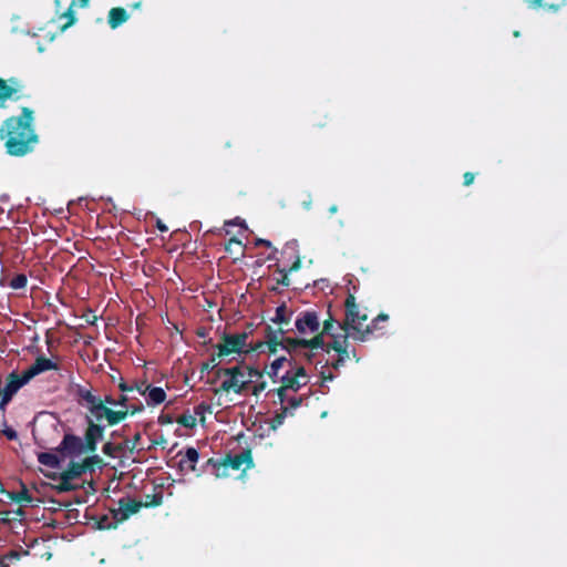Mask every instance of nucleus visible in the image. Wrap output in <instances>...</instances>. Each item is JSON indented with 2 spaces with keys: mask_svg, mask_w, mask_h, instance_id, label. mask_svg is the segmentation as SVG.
Here are the masks:
<instances>
[{
  "mask_svg": "<svg viewBox=\"0 0 567 567\" xmlns=\"http://www.w3.org/2000/svg\"><path fill=\"white\" fill-rule=\"evenodd\" d=\"M321 416H322V417H326V416H327V412H323V413L321 414Z\"/></svg>",
  "mask_w": 567,
  "mask_h": 567,
  "instance_id": "obj_52",
  "label": "nucleus"
},
{
  "mask_svg": "<svg viewBox=\"0 0 567 567\" xmlns=\"http://www.w3.org/2000/svg\"><path fill=\"white\" fill-rule=\"evenodd\" d=\"M285 361H286V358H284V357L276 359V360L271 363V365H270V371L268 372V374H269L270 377H272V375H277V374H278V372H279V370H280V368L282 367V364H284V362H285Z\"/></svg>",
  "mask_w": 567,
  "mask_h": 567,
  "instance_id": "obj_27",
  "label": "nucleus"
},
{
  "mask_svg": "<svg viewBox=\"0 0 567 567\" xmlns=\"http://www.w3.org/2000/svg\"><path fill=\"white\" fill-rule=\"evenodd\" d=\"M140 7H141V3H140V2H136V3H134V4H133V8H135V9H137V8H140Z\"/></svg>",
  "mask_w": 567,
  "mask_h": 567,
  "instance_id": "obj_44",
  "label": "nucleus"
},
{
  "mask_svg": "<svg viewBox=\"0 0 567 567\" xmlns=\"http://www.w3.org/2000/svg\"><path fill=\"white\" fill-rule=\"evenodd\" d=\"M11 499L17 503H22V502L30 503L32 501L25 491L17 493L14 495H11Z\"/></svg>",
  "mask_w": 567,
  "mask_h": 567,
  "instance_id": "obj_30",
  "label": "nucleus"
},
{
  "mask_svg": "<svg viewBox=\"0 0 567 567\" xmlns=\"http://www.w3.org/2000/svg\"><path fill=\"white\" fill-rule=\"evenodd\" d=\"M217 375L221 379V383L219 388L215 390L216 394H240L247 389L249 383L254 381V378L260 377V373L251 368L234 367L218 370Z\"/></svg>",
  "mask_w": 567,
  "mask_h": 567,
  "instance_id": "obj_2",
  "label": "nucleus"
},
{
  "mask_svg": "<svg viewBox=\"0 0 567 567\" xmlns=\"http://www.w3.org/2000/svg\"><path fill=\"white\" fill-rule=\"evenodd\" d=\"M177 422L185 427L192 429L196 425V417L192 414L182 415Z\"/></svg>",
  "mask_w": 567,
  "mask_h": 567,
  "instance_id": "obj_26",
  "label": "nucleus"
},
{
  "mask_svg": "<svg viewBox=\"0 0 567 567\" xmlns=\"http://www.w3.org/2000/svg\"><path fill=\"white\" fill-rule=\"evenodd\" d=\"M329 210L331 214L337 213V206L336 205L331 206Z\"/></svg>",
  "mask_w": 567,
  "mask_h": 567,
  "instance_id": "obj_42",
  "label": "nucleus"
},
{
  "mask_svg": "<svg viewBox=\"0 0 567 567\" xmlns=\"http://www.w3.org/2000/svg\"><path fill=\"white\" fill-rule=\"evenodd\" d=\"M278 330H275L272 326H268L267 328V342L259 343L256 350L261 349L262 347H267L270 353H276L279 347V340L282 339L284 333L288 331V326L286 324H277Z\"/></svg>",
  "mask_w": 567,
  "mask_h": 567,
  "instance_id": "obj_15",
  "label": "nucleus"
},
{
  "mask_svg": "<svg viewBox=\"0 0 567 567\" xmlns=\"http://www.w3.org/2000/svg\"><path fill=\"white\" fill-rule=\"evenodd\" d=\"M101 460L97 455L87 456L82 462H74L73 460L70 462L69 467L62 473L66 476V478L74 480L80 477L86 470L91 468L94 463H100Z\"/></svg>",
  "mask_w": 567,
  "mask_h": 567,
  "instance_id": "obj_14",
  "label": "nucleus"
},
{
  "mask_svg": "<svg viewBox=\"0 0 567 567\" xmlns=\"http://www.w3.org/2000/svg\"><path fill=\"white\" fill-rule=\"evenodd\" d=\"M247 339V333L224 336L221 342L217 346V358H226L241 352H248Z\"/></svg>",
  "mask_w": 567,
  "mask_h": 567,
  "instance_id": "obj_6",
  "label": "nucleus"
},
{
  "mask_svg": "<svg viewBox=\"0 0 567 567\" xmlns=\"http://www.w3.org/2000/svg\"><path fill=\"white\" fill-rule=\"evenodd\" d=\"M274 327L275 330H278V326L277 324H271Z\"/></svg>",
  "mask_w": 567,
  "mask_h": 567,
  "instance_id": "obj_50",
  "label": "nucleus"
},
{
  "mask_svg": "<svg viewBox=\"0 0 567 567\" xmlns=\"http://www.w3.org/2000/svg\"><path fill=\"white\" fill-rule=\"evenodd\" d=\"M229 466H227V463L226 461L224 460L217 467V472H216V477L217 478H221V477H227L229 476Z\"/></svg>",
  "mask_w": 567,
  "mask_h": 567,
  "instance_id": "obj_29",
  "label": "nucleus"
},
{
  "mask_svg": "<svg viewBox=\"0 0 567 567\" xmlns=\"http://www.w3.org/2000/svg\"><path fill=\"white\" fill-rule=\"evenodd\" d=\"M25 285H27V278L23 275H19L17 277H14L10 284V286L13 289H21V288L25 287Z\"/></svg>",
  "mask_w": 567,
  "mask_h": 567,
  "instance_id": "obj_28",
  "label": "nucleus"
},
{
  "mask_svg": "<svg viewBox=\"0 0 567 567\" xmlns=\"http://www.w3.org/2000/svg\"><path fill=\"white\" fill-rule=\"evenodd\" d=\"M28 382L29 381L25 380L23 374H21V377L11 374L7 380L4 388L0 390V408L3 409L13 394Z\"/></svg>",
  "mask_w": 567,
  "mask_h": 567,
  "instance_id": "obj_11",
  "label": "nucleus"
},
{
  "mask_svg": "<svg viewBox=\"0 0 567 567\" xmlns=\"http://www.w3.org/2000/svg\"><path fill=\"white\" fill-rule=\"evenodd\" d=\"M32 123L33 111L28 107L22 109L20 116H12L4 122L0 128V137L10 155L23 156L38 143Z\"/></svg>",
  "mask_w": 567,
  "mask_h": 567,
  "instance_id": "obj_1",
  "label": "nucleus"
},
{
  "mask_svg": "<svg viewBox=\"0 0 567 567\" xmlns=\"http://www.w3.org/2000/svg\"><path fill=\"white\" fill-rule=\"evenodd\" d=\"M257 393H258V389H257V388H255V390H254V394H256V395H257Z\"/></svg>",
  "mask_w": 567,
  "mask_h": 567,
  "instance_id": "obj_51",
  "label": "nucleus"
},
{
  "mask_svg": "<svg viewBox=\"0 0 567 567\" xmlns=\"http://www.w3.org/2000/svg\"><path fill=\"white\" fill-rule=\"evenodd\" d=\"M158 228L162 230V231H165L167 230V227L164 226L163 224L158 223Z\"/></svg>",
  "mask_w": 567,
  "mask_h": 567,
  "instance_id": "obj_41",
  "label": "nucleus"
},
{
  "mask_svg": "<svg viewBox=\"0 0 567 567\" xmlns=\"http://www.w3.org/2000/svg\"><path fill=\"white\" fill-rule=\"evenodd\" d=\"M61 452L71 458L92 453V451L86 450V443L82 439L71 435L64 437L61 443Z\"/></svg>",
  "mask_w": 567,
  "mask_h": 567,
  "instance_id": "obj_10",
  "label": "nucleus"
},
{
  "mask_svg": "<svg viewBox=\"0 0 567 567\" xmlns=\"http://www.w3.org/2000/svg\"><path fill=\"white\" fill-rule=\"evenodd\" d=\"M561 4H567V0H560Z\"/></svg>",
  "mask_w": 567,
  "mask_h": 567,
  "instance_id": "obj_49",
  "label": "nucleus"
},
{
  "mask_svg": "<svg viewBox=\"0 0 567 567\" xmlns=\"http://www.w3.org/2000/svg\"><path fill=\"white\" fill-rule=\"evenodd\" d=\"M322 340L324 341V334H329L332 342L327 344L326 351L329 353L331 350L336 351L339 355L336 362H332L333 368H338L351 358L349 351V338H351L352 331L346 329V324L339 326L338 330H334V323L332 318L326 319L322 324Z\"/></svg>",
  "mask_w": 567,
  "mask_h": 567,
  "instance_id": "obj_3",
  "label": "nucleus"
},
{
  "mask_svg": "<svg viewBox=\"0 0 567 567\" xmlns=\"http://www.w3.org/2000/svg\"><path fill=\"white\" fill-rule=\"evenodd\" d=\"M7 559H16L17 560V559H19V554L16 551H11L9 555H7L2 559H0V567H8V565L6 564Z\"/></svg>",
  "mask_w": 567,
  "mask_h": 567,
  "instance_id": "obj_31",
  "label": "nucleus"
},
{
  "mask_svg": "<svg viewBox=\"0 0 567 567\" xmlns=\"http://www.w3.org/2000/svg\"><path fill=\"white\" fill-rule=\"evenodd\" d=\"M130 16L123 8H112L109 12V24L112 29H116L128 20Z\"/></svg>",
  "mask_w": 567,
  "mask_h": 567,
  "instance_id": "obj_20",
  "label": "nucleus"
},
{
  "mask_svg": "<svg viewBox=\"0 0 567 567\" xmlns=\"http://www.w3.org/2000/svg\"><path fill=\"white\" fill-rule=\"evenodd\" d=\"M102 435L103 429L99 424H94L93 420H91L84 440L86 450L94 452L96 450V442Z\"/></svg>",
  "mask_w": 567,
  "mask_h": 567,
  "instance_id": "obj_19",
  "label": "nucleus"
},
{
  "mask_svg": "<svg viewBox=\"0 0 567 567\" xmlns=\"http://www.w3.org/2000/svg\"><path fill=\"white\" fill-rule=\"evenodd\" d=\"M378 320H388V315H379Z\"/></svg>",
  "mask_w": 567,
  "mask_h": 567,
  "instance_id": "obj_40",
  "label": "nucleus"
},
{
  "mask_svg": "<svg viewBox=\"0 0 567 567\" xmlns=\"http://www.w3.org/2000/svg\"><path fill=\"white\" fill-rule=\"evenodd\" d=\"M279 347L288 351L296 350L298 348H307L311 350L323 349L324 342L322 340V333L315 334L310 339L306 338H282L279 340Z\"/></svg>",
  "mask_w": 567,
  "mask_h": 567,
  "instance_id": "obj_8",
  "label": "nucleus"
},
{
  "mask_svg": "<svg viewBox=\"0 0 567 567\" xmlns=\"http://www.w3.org/2000/svg\"><path fill=\"white\" fill-rule=\"evenodd\" d=\"M300 402H301V401H300V400H298V399H291V400H289V403H290V405H291L292 408H297V406L300 404Z\"/></svg>",
  "mask_w": 567,
  "mask_h": 567,
  "instance_id": "obj_38",
  "label": "nucleus"
},
{
  "mask_svg": "<svg viewBox=\"0 0 567 567\" xmlns=\"http://www.w3.org/2000/svg\"><path fill=\"white\" fill-rule=\"evenodd\" d=\"M291 311L286 305H281L276 309L275 317L271 319L274 324H286L289 326L291 321Z\"/></svg>",
  "mask_w": 567,
  "mask_h": 567,
  "instance_id": "obj_21",
  "label": "nucleus"
},
{
  "mask_svg": "<svg viewBox=\"0 0 567 567\" xmlns=\"http://www.w3.org/2000/svg\"><path fill=\"white\" fill-rule=\"evenodd\" d=\"M143 504L135 499H120L118 507L113 511L114 518L117 523H122L128 519L132 515L138 513L142 508Z\"/></svg>",
  "mask_w": 567,
  "mask_h": 567,
  "instance_id": "obj_13",
  "label": "nucleus"
},
{
  "mask_svg": "<svg viewBox=\"0 0 567 567\" xmlns=\"http://www.w3.org/2000/svg\"><path fill=\"white\" fill-rule=\"evenodd\" d=\"M121 389H122L123 391L132 390V388H126L124 384H121Z\"/></svg>",
  "mask_w": 567,
  "mask_h": 567,
  "instance_id": "obj_43",
  "label": "nucleus"
},
{
  "mask_svg": "<svg viewBox=\"0 0 567 567\" xmlns=\"http://www.w3.org/2000/svg\"><path fill=\"white\" fill-rule=\"evenodd\" d=\"M90 3V0H79L78 1V4L82 8H85L87 7ZM76 4V1L73 0L69 10L66 11L65 16L69 18V22L62 27V31H64L66 28H69L70 25L74 24L75 23V17H74V11H73V7Z\"/></svg>",
  "mask_w": 567,
  "mask_h": 567,
  "instance_id": "obj_23",
  "label": "nucleus"
},
{
  "mask_svg": "<svg viewBox=\"0 0 567 567\" xmlns=\"http://www.w3.org/2000/svg\"><path fill=\"white\" fill-rule=\"evenodd\" d=\"M519 35H520L519 31H515V32H514V37H516V38H517V37H519Z\"/></svg>",
  "mask_w": 567,
  "mask_h": 567,
  "instance_id": "obj_47",
  "label": "nucleus"
},
{
  "mask_svg": "<svg viewBox=\"0 0 567 567\" xmlns=\"http://www.w3.org/2000/svg\"><path fill=\"white\" fill-rule=\"evenodd\" d=\"M198 457V452L194 447H188L182 458V465L189 468L190 471H194Z\"/></svg>",
  "mask_w": 567,
  "mask_h": 567,
  "instance_id": "obj_22",
  "label": "nucleus"
},
{
  "mask_svg": "<svg viewBox=\"0 0 567 567\" xmlns=\"http://www.w3.org/2000/svg\"><path fill=\"white\" fill-rule=\"evenodd\" d=\"M347 316L343 321L346 329L352 331L351 338L363 341L365 336L371 332L370 326L367 324L368 316L360 313L354 296L350 295L346 300Z\"/></svg>",
  "mask_w": 567,
  "mask_h": 567,
  "instance_id": "obj_5",
  "label": "nucleus"
},
{
  "mask_svg": "<svg viewBox=\"0 0 567 567\" xmlns=\"http://www.w3.org/2000/svg\"><path fill=\"white\" fill-rule=\"evenodd\" d=\"M525 3L533 9L543 7V0H524Z\"/></svg>",
  "mask_w": 567,
  "mask_h": 567,
  "instance_id": "obj_32",
  "label": "nucleus"
},
{
  "mask_svg": "<svg viewBox=\"0 0 567 567\" xmlns=\"http://www.w3.org/2000/svg\"><path fill=\"white\" fill-rule=\"evenodd\" d=\"M474 178H475V176L473 173H470V172L465 173L464 174V185L470 186L471 184H473Z\"/></svg>",
  "mask_w": 567,
  "mask_h": 567,
  "instance_id": "obj_33",
  "label": "nucleus"
},
{
  "mask_svg": "<svg viewBox=\"0 0 567 567\" xmlns=\"http://www.w3.org/2000/svg\"><path fill=\"white\" fill-rule=\"evenodd\" d=\"M22 84L17 79H0V107L4 106L7 100H18Z\"/></svg>",
  "mask_w": 567,
  "mask_h": 567,
  "instance_id": "obj_12",
  "label": "nucleus"
},
{
  "mask_svg": "<svg viewBox=\"0 0 567 567\" xmlns=\"http://www.w3.org/2000/svg\"><path fill=\"white\" fill-rule=\"evenodd\" d=\"M136 390L146 396V403L148 405H157L165 401L166 393L162 388L151 386L146 383L136 385Z\"/></svg>",
  "mask_w": 567,
  "mask_h": 567,
  "instance_id": "obj_16",
  "label": "nucleus"
},
{
  "mask_svg": "<svg viewBox=\"0 0 567 567\" xmlns=\"http://www.w3.org/2000/svg\"><path fill=\"white\" fill-rule=\"evenodd\" d=\"M230 244H235V245H237V246H239V245H240V243H239V241H236V240H231V241H230Z\"/></svg>",
  "mask_w": 567,
  "mask_h": 567,
  "instance_id": "obj_46",
  "label": "nucleus"
},
{
  "mask_svg": "<svg viewBox=\"0 0 567 567\" xmlns=\"http://www.w3.org/2000/svg\"><path fill=\"white\" fill-rule=\"evenodd\" d=\"M76 487L78 486L72 483V480L66 478V476L63 473H61L59 483L54 486V488L60 493L70 492L75 489Z\"/></svg>",
  "mask_w": 567,
  "mask_h": 567,
  "instance_id": "obj_24",
  "label": "nucleus"
},
{
  "mask_svg": "<svg viewBox=\"0 0 567 567\" xmlns=\"http://www.w3.org/2000/svg\"><path fill=\"white\" fill-rule=\"evenodd\" d=\"M38 49H39L40 52H43V50H44L43 47H41V45H39Z\"/></svg>",
  "mask_w": 567,
  "mask_h": 567,
  "instance_id": "obj_48",
  "label": "nucleus"
},
{
  "mask_svg": "<svg viewBox=\"0 0 567 567\" xmlns=\"http://www.w3.org/2000/svg\"><path fill=\"white\" fill-rule=\"evenodd\" d=\"M227 466H229L233 471H243L246 472L248 468L252 467V457L250 451H245L238 455L233 457L228 456L225 458Z\"/></svg>",
  "mask_w": 567,
  "mask_h": 567,
  "instance_id": "obj_17",
  "label": "nucleus"
},
{
  "mask_svg": "<svg viewBox=\"0 0 567 567\" xmlns=\"http://www.w3.org/2000/svg\"><path fill=\"white\" fill-rule=\"evenodd\" d=\"M4 434H6V435H7V437H8V439H10V440L16 439V436H17L16 432H14L13 430H10V429H9V430H6V431H4Z\"/></svg>",
  "mask_w": 567,
  "mask_h": 567,
  "instance_id": "obj_36",
  "label": "nucleus"
},
{
  "mask_svg": "<svg viewBox=\"0 0 567 567\" xmlns=\"http://www.w3.org/2000/svg\"><path fill=\"white\" fill-rule=\"evenodd\" d=\"M559 4H548L547 9L550 11H557L559 9Z\"/></svg>",
  "mask_w": 567,
  "mask_h": 567,
  "instance_id": "obj_39",
  "label": "nucleus"
},
{
  "mask_svg": "<svg viewBox=\"0 0 567 567\" xmlns=\"http://www.w3.org/2000/svg\"><path fill=\"white\" fill-rule=\"evenodd\" d=\"M259 243H261V244H266L267 246H270V243H269V241H267V240H260Z\"/></svg>",
  "mask_w": 567,
  "mask_h": 567,
  "instance_id": "obj_45",
  "label": "nucleus"
},
{
  "mask_svg": "<svg viewBox=\"0 0 567 567\" xmlns=\"http://www.w3.org/2000/svg\"><path fill=\"white\" fill-rule=\"evenodd\" d=\"M295 327L300 336L318 334L320 332L319 316L315 311L301 312L295 321Z\"/></svg>",
  "mask_w": 567,
  "mask_h": 567,
  "instance_id": "obj_9",
  "label": "nucleus"
},
{
  "mask_svg": "<svg viewBox=\"0 0 567 567\" xmlns=\"http://www.w3.org/2000/svg\"><path fill=\"white\" fill-rule=\"evenodd\" d=\"M284 414L277 415L274 420L272 429H276L277 426L281 425L284 422Z\"/></svg>",
  "mask_w": 567,
  "mask_h": 567,
  "instance_id": "obj_34",
  "label": "nucleus"
},
{
  "mask_svg": "<svg viewBox=\"0 0 567 567\" xmlns=\"http://www.w3.org/2000/svg\"><path fill=\"white\" fill-rule=\"evenodd\" d=\"M308 383V375L302 367H299L293 372H287L281 378V385L277 389V395L281 403L286 401L287 391H298L300 388Z\"/></svg>",
  "mask_w": 567,
  "mask_h": 567,
  "instance_id": "obj_7",
  "label": "nucleus"
},
{
  "mask_svg": "<svg viewBox=\"0 0 567 567\" xmlns=\"http://www.w3.org/2000/svg\"><path fill=\"white\" fill-rule=\"evenodd\" d=\"M301 266V260L298 258L290 267L289 271H297Z\"/></svg>",
  "mask_w": 567,
  "mask_h": 567,
  "instance_id": "obj_35",
  "label": "nucleus"
},
{
  "mask_svg": "<svg viewBox=\"0 0 567 567\" xmlns=\"http://www.w3.org/2000/svg\"><path fill=\"white\" fill-rule=\"evenodd\" d=\"M55 369V364L47 359V358H38L35 362L30 365L22 374L25 377V380L30 381L35 375Z\"/></svg>",
  "mask_w": 567,
  "mask_h": 567,
  "instance_id": "obj_18",
  "label": "nucleus"
},
{
  "mask_svg": "<svg viewBox=\"0 0 567 567\" xmlns=\"http://www.w3.org/2000/svg\"><path fill=\"white\" fill-rule=\"evenodd\" d=\"M85 406L90 411L91 420L95 422L106 421L109 425H114L125 419L126 411H115L107 406L100 398L86 392L83 395Z\"/></svg>",
  "mask_w": 567,
  "mask_h": 567,
  "instance_id": "obj_4",
  "label": "nucleus"
},
{
  "mask_svg": "<svg viewBox=\"0 0 567 567\" xmlns=\"http://www.w3.org/2000/svg\"><path fill=\"white\" fill-rule=\"evenodd\" d=\"M38 460L41 464L50 467H56L59 464L58 456L53 453H41L39 454Z\"/></svg>",
  "mask_w": 567,
  "mask_h": 567,
  "instance_id": "obj_25",
  "label": "nucleus"
},
{
  "mask_svg": "<svg viewBox=\"0 0 567 567\" xmlns=\"http://www.w3.org/2000/svg\"><path fill=\"white\" fill-rule=\"evenodd\" d=\"M103 451L105 454L111 455L112 454V445L110 443L105 444L103 447Z\"/></svg>",
  "mask_w": 567,
  "mask_h": 567,
  "instance_id": "obj_37",
  "label": "nucleus"
}]
</instances>
